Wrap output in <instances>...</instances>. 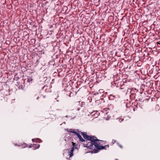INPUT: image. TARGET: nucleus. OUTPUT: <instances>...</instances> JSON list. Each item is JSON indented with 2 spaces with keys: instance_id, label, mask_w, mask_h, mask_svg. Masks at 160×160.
I'll return each mask as SVG.
<instances>
[{
  "instance_id": "4",
  "label": "nucleus",
  "mask_w": 160,
  "mask_h": 160,
  "mask_svg": "<svg viewBox=\"0 0 160 160\" xmlns=\"http://www.w3.org/2000/svg\"><path fill=\"white\" fill-rule=\"evenodd\" d=\"M40 145L39 144H36L33 145V148L34 149H38L39 148Z\"/></svg>"
},
{
  "instance_id": "12",
  "label": "nucleus",
  "mask_w": 160,
  "mask_h": 160,
  "mask_svg": "<svg viewBox=\"0 0 160 160\" xmlns=\"http://www.w3.org/2000/svg\"><path fill=\"white\" fill-rule=\"evenodd\" d=\"M116 142V141L114 140H113L112 141V143H114Z\"/></svg>"
},
{
  "instance_id": "8",
  "label": "nucleus",
  "mask_w": 160,
  "mask_h": 160,
  "mask_svg": "<svg viewBox=\"0 0 160 160\" xmlns=\"http://www.w3.org/2000/svg\"><path fill=\"white\" fill-rule=\"evenodd\" d=\"M72 145H73V147H72V148H74V149H76L77 148V146H76L75 145V143L72 142Z\"/></svg>"
},
{
  "instance_id": "6",
  "label": "nucleus",
  "mask_w": 160,
  "mask_h": 160,
  "mask_svg": "<svg viewBox=\"0 0 160 160\" xmlns=\"http://www.w3.org/2000/svg\"><path fill=\"white\" fill-rule=\"evenodd\" d=\"M115 97V96L112 95H111L109 97V100H114Z\"/></svg>"
},
{
  "instance_id": "15",
  "label": "nucleus",
  "mask_w": 160,
  "mask_h": 160,
  "mask_svg": "<svg viewBox=\"0 0 160 160\" xmlns=\"http://www.w3.org/2000/svg\"><path fill=\"white\" fill-rule=\"evenodd\" d=\"M119 146H120L121 148H122V147L121 145H119Z\"/></svg>"
},
{
  "instance_id": "14",
  "label": "nucleus",
  "mask_w": 160,
  "mask_h": 160,
  "mask_svg": "<svg viewBox=\"0 0 160 160\" xmlns=\"http://www.w3.org/2000/svg\"><path fill=\"white\" fill-rule=\"evenodd\" d=\"M32 142H35V139H32Z\"/></svg>"
},
{
  "instance_id": "2",
  "label": "nucleus",
  "mask_w": 160,
  "mask_h": 160,
  "mask_svg": "<svg viewBox=\"0 0 160 160\" xmlns=\"http://www.w3.org/2000/svg\"><path fill=\"white\" fill-rule=\"evenodd\" d=\"M75 134L78 137L79 139L82 142H84V140L82 138L81 136L78 132L76 133Z\"/></svg>"
},
{
  "instance_id": "1",
  "label": "nucleus",
  "mask_w": 160,
  "mask_h": 160,
  "mask_svg": "<svg viewBox=\"0 0 160 160\" xmlns=\"http://www.w3.org/2000/svg\"><path fill=\"white\" fill-rule=\"evenodd\" d=\"M82 134L84 138L86 139L84 140L83 143L84 147L87 148L85 149L86 153H97L100 149L105 148V147H108V145L101 146L98 143L96 138L94 137L88 136L85 133H82Z\"/></svg>"
},
{
  "instance_id": "3",
  "label": "nucleus",
  "mask_w": 160,
  "mask_h": 160,
  "mask_svg": "<svg viewBox=\"0 0 160 160\" xmlns=\"http://www.w3.org/2000/svg\"><path fill=\"white\" fill-rule=\"evenodd\" d=\"M65 130H67L68 132L74 133L75 134H76V133L77 132H76L74 131L73 130L71 129H65Z\"/></svg>"
},
{
  "instance_id": "10",
  "label": "nucleus",
  "mask_w": 160,
  "mask_h": 160,
  "mask_svg": "<svg viewBox=\"0 0 160 160\" xmlns=\"http://www.w3.org/2000/svg\"><path fill=\"white\" fill-rule=\"evenodd\" d=\"M118 121H119V122H121L123 121V119L121 118H118Z\"/></svg>"
},
{
  "instance_id": "7",
  "label": "nucleus",
  "mask_w": 160,
  "mask_h": 160,
  "mask_svg": "<svg viewBox=\"0 0 160 160\" xmlns=\"http://www.w3.org/2000/svg\"><path fill=\"white\" fill-rule=\"evenodd\" d=\"M22 146L23 148H25L27 146V144L25 143H23L22 145Z\"/></svg>"
},
{
  "instance_id": "5",
  "label": "nucleus",
  "mask_w": 160,
  "mask_h": 160,
  "mask_svg": "<svg viewBox=\"0 0 160 160\" xmlns=\"http://www.w3.org/2000/svg\"><path fill=\"white\" fill-rule=\"evenodd\" d=\"M74 150V147L72 148L70 152V158L72 157L73 155V153Z\"/></svg>"
},
{
  "instance_id": "13",
  "label": "nucleus",
  "mask_w": 160,
  "mask_h": 160,
  "mask_svg": "<svg viewBox=\"0 0 160 160\" xmlns=\"http://www.w3.org/2000/svg\"><path fill=\"white\" fill-rule=\"evenodd\" d=\"M29 148H31L32 147H33V145H30L29 146Z\"/></svg>"
},
{
  "instance_id": "9",
  "label": "nucleus",
  "mask_w": 160,
  "mask_h": 160,
  "mask_svg": "<svg viewBox=\"0 0 160 160\" xmlns=\"http://www.w3.org/2000/svg\"><path fill=\"white\" fill-rule=\"evenodd\" d=\"M41 140L39 138H36L35 139V141L37 142H40Z\"/></svg>"
},
{
  "instance_id": "11",
  "label": "nucleus",
  "mask_w": 160,
  "mask_h": 160,
  "mask_svg": "<svg viewBox=\"0 0 160 160\" xmlns=\"http://www.w3.org/2000/svg\"><path fill=\"white\" fill-rule=\"evenodd\" d=\"M110 118V117H108L107 118H106V119L107 120L109 119Z\"/></svg>"
}]
</instances>
